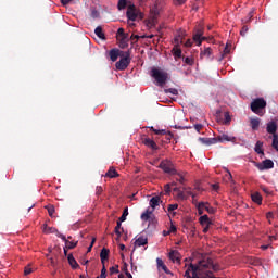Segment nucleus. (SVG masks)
Instances as JSON below:
<instances>
[{"label":"nucleus","mask_w":278,"mask_h":278,"mask_svg":"<svg viewBox=\"0 0 278 278\" xmlns=\"http://www.w3.org/2000/svg\"><path fill=\"white\" fill-rule=\"evenodd\" d=\"M199 262L202 273H210L211 277H214V273H219L220 270V265L218 263L214 264V261L210 256H204Z\"/></svg>","instance_id":"nucleus-1"},{"label":"nucleus","mask_w":278,"mask_h":278,"mask_svg":"<svg viewBox=\"0 0 278 278\" xmlns=\"http://www.w3.org/2000/svg\"><path fill=\"white\" fill-rule=\"evenodd\" d=\"M202 275L203 270L201 269L200 262L198 263V265L190 263L187 270L185 271L186 278H200Z\"/></svg>","instance_id":"nucleus-2"},{"label":"nucleus","mask_w":278,"mask_h":278,"mask_svg":"<svg viewBox=\"0 0 278 278\" xmlns=\"http://www.w3.org/2000/svg\"><path fill=\"white\" fill-rule=\"evenodd\" d=\"M151 77L155 79V81L159 84V86H164L168 79V73L157 70V68H152L151 70Z\"/></svg>","instance_id":"nucleus-3"},{"label":"nucleus","mask_w":278,"mask_h":278,"mask_svg":"<svg viewBox=\"0 0 278 278\" xmlns=\"http://www.w3.org/2000/svg\"><path fill=\"white\" fill-rule=\"evenodd\" d=\"M131 64V53L129 51L124 52L121 60L116 62L115 67L117 71H126V68Z\"/></svg>","instance_id":"nucleus-4"},{"label":"nucleus","mask_w":278,"mask_h":278,"mask_svg":"<svg viewBox=\"0 0 278 278\" xmlns=\"http://www.w3.org/2000/svg\"><path fill=\"white\" fill-rule=\"evenodd\" d=\"M159 168L166 173L167 175H177V169H175V165H173V162L168 160H164L160 163Z\"/></svg>","instance_id":"nucleus-5"},{"label":"nucleus","mask_w":278,"mask_h":278,"mask_svg":"<svg viewBox=\"0 0 278 278\" xmlns=\"http://www.w3.org/2000/svg\"><path fill=\"white\" fill-rule=\"evenodd\" d=\"M266 108V100L264 98H257L251 102V110L254 114H260V110Z\"/></svg>","instance_id":"nucleus-6"},{"label":"nucleus","mask_w":278,"mask_h":278,"mask_svg":"<svg viewBox=\"0 0 278 278\" xmlns=\"http://www.w3.org/2000/svg\"><path fill=\"white\" fill-rule=\"evenodd\" d=\"M256 168L258 170H270V168H275V163L270 159H266L262 163H255Z\"/></svg>","instance_id":"nucleus-7"},{"label":"nucleus","mask_w":278,"mask_h":278,"mask_svg":"<svg viewBox=\"0 0 278 278\" xmlns=\"http://www.w3.org/2000/svg\"><path fill=\"white\" fill-rule=\"evenodd\" d=\"M203 40H207V38L203 37V28L195 29L193 34V41L198 43V47H201Z\"/></svg>","instance_id":"nucleus-8"},{"label":"nucleus","mask_w":278,"mask_h":278,"mask_svg":"<svg viewBox=\"0 0 278 278\" xmlns=\"http://www.w3.org/2000/svg\"><path fill=\"white\" fill-rule=\"evenodd\" d=\"M109 55H110L111 62H116L118 58H123V55H125V52L118 49H112L110 50Z\"/></svg>","instance_id":"nucleus-9"},{"label":"nucleus","mask_w":278,"mask_h":278,"mask_svg":"<svg viewBox=\"0 0 278 278\" xmlns=\"http://www.w3.org/2000/svg\"><path fill=\"white\" fill-rule=\"evenodd\" d=\"M126 16L129 21H136L138 18V14L136 13V5L130 4L126 12Z\"/></svg>","instance_id":"nucleus-10"},{"label":"nucleus","mask_w":278,"mask_h":278,"mask_svg":"<svg viewBox=\"0 0 278 278\" xmlns=\"http://www.w3.org/2000/svg\"><path fill=\"white\" fill-rule=\"evenodd\" d=\"M142 142L146 147H148L149 149H152V151H157V149H160V147H157V143H155L153 139L149 137L143 138Z\"/></svg>","instance_id":"nucleus-11"},{"label":"nucleus","mask_w":278,"mask_h":278,"mask_svg":"<svg viewBox=\"0 0 278 278\" xmlns=\"http://www.w3.org/2000/svg\"><path fill=\"white\" fill-rule=\"evenodd\" d=\"M172 262H176V264H181V254L177 250H172L168 255Z\"/></svg>","instance_id":"nucleus-12"},{"label":"nucleus","mask_w":278,"mask_h":278,"mask_svg":"<svg viewBox=\"0 0 278 278\" xmlns=\"http://www.w3.org/2000/svg\"><path fill=\"white\" fill-rule=\"evenodd\" d=\"M58 238H61V240L65 242L66 249H75L77 247V242L70 241L68 239H66V236L60 232H58Z\"/></svg>","instance_id":"nucleus-13"},{"label":"nucleus","mask_w":278,"mask_h":278,"mask_svg":"<svg viewBox=\"0 0 278 278\" xmlns=\"http://www.w3.org/2000/svg\"><path fill=\"white\" fill-rule=\"evenodd\" d=\"M217 142H236V137L223 134L217 137Z\"/></svg>","instance_id":"nucleus-14"},{"label":"nucleus","mask_w":278,"mask_h":278,"mask_svg":"<svg viewBox=\"0 0 278 278\" xmlns=\"http://www.w3.org/2000/svg\"><path fill=\"white\" fill-rule=\"evenodd\" d=\"M212 48L207 47L204 49H201L200 51V58L201 60H203V58H206V60H210V58H212Z\"/></svg>","instance_id":"nucleus-15"},{"label":"nucleus","mask_w":278,"mask_h":278,"mask_svg":"<svg viewBox=\"0 0 278 278\" xmlns=\"http://www.w3.org/2000/svg\"><path fill=\"white\" fill-rule=\"evenodd\" d=\"M146 244H149V239L144 236H140L135 241V249H136V247H146Z\"/></svg>","instance_id":"nucleus-16"},{"label":"nucleus","mask_w":278,"mask_h":278,"mask_svg":"<svg viewBox=\"0 0 278 278\" xmlns=\"http://www.w3.org/2000/svg\"><path fill=\"white\" fill-rule=\"evenodd\" d=\"M157 268H161V270H164L166 275H173L172 271L168 270V267L166 264H164V261L162 258H156Z\"/></svg>","instance_id":"nucleus-17"},{"label":"nucleus","mask_w":278,"mask_h":278,"mask_svg":"<svg viewBox=\"0 0 278 278\" xmlns=\"http://www.w3.org/2000/svg\"><path fill=\"white\" fill-rule=\"evenodd\" d=\"M67 262L73 270H77V268H79V264L77 263V260H75V256H73V254H68Z\"/></svg>","instance_id":"nucleus-18"},{"label":"nucleus","mask_w":278,"mask_h":278,"mask_svg":"<svg viewBox=\"0 0 278 278\" xmlns=\"http://www.w3.org/2000/svg\"><path fill=\"white\" fill-rule=\"evenodd\" d=\"M110 257V250L108 248H103L100 252V260L102 265H105V261Z\"/></svg>","instance_id":"nucleus-19"},{"label":"nucleus","mask_w":278,"mask_h":278,"mask_svg":"<svg viewBox=\"0 0 278 278\" xmlns=\"http://www.w3.org/2000/svg\"><path fill=\"white\" fill-rule=\"evenodd\" d=\"M200 142L206 144V147H211V144H217L218 138H200Z\"/></svg>","instance_id":"nucleus-20"},{"label":"nucleus","mask_w":278,"mask_h":278,"mask_svg":"<svg viewBox=\"0 0 278 278\" xmlns=\"http://www.w3.org/2000/svg\"><path fill=\"white\" fill-rule=\"evenodd\" d=\"M267 134H273V136H277V124L275 122H270L267 124Z\"/></svg>","instance_id":"nucleus-21"},{"label":"nucleus","mask_w":278,"mask_h":278,"mask_svg":"<svg viewBox=\"0 0 278 278\" xmlns=\"http://www.w3.org/2000/svg\"><path fill=\"white\" fill-rule=\"evenodd\" d=\"M184 33H178V35L175 36L174 38V45L175 47H180L184 45Z\"/></svg>","instance_id":"nucleus-22"},{"label":"nucleus","mask_w":278,"mask_h":278,"mask_svg":"<svg viewBox=\"0 0 278 278\" xmlns=\"http://www.w3.org/2000/svg\"><path fill=\"white\" fill-rule=\"evenodd\" d=\"M254 151L258 155H264V142L257 141L255 147H254Z\"/></svg>","instance_id":"nucleus-23"},{"label":"nucleus","mask_w":278,"mask_h":278,"mask_svg":"<svg viewBox=\"0 0 278 278\" xmlns=\"http://www.w3.org/2000/svg\"><path fill=\"white\" fill-rule=\"evenodd\" d=\"M104 177H109L110 179H114L118 177V172L114 167H110L109 170L105 173Z\"/></svg>","instance_id":"nucleus-24"},{"label":"nucleus","mask_w":278,"mask_h":278,"mask_svg":"<svg viewBox=\"0 0 278 278\" xmlns=\"http://www.w3.org/2000/svg\"><path fill=\"white\" fill-rule=\"evenodd\" d=\"M250 125L253 131H257V129H260V117L251 118Z\"/></svg>","instance_id":"nucleus-25"},{"label":"nucleus","mask_w":278,"mask_h":278,"mask_svg":"<svg viewBox=\"0 0 278 278\" xmlns=\"http://www.w3.org/2000/svg\"><path fill=\"white\" fill-rule=\"evenodd\" d=\"M199 223H200V225H202V227H205V225H212V219H210V217L207 215H202L199 218Z\"/></svg>","instance_id":"nucleus-26"},{"label":"nucleus","mask_w":278,"mask_h":278,"mask_svg":"<svg viewBox=\"0 0 278 278\" xmlns=\"http://www.w3.org/2000/svg\"><path fill=\"white\" fill-rule=\"evenodd\" d=\"M94 34L96 36H98V38H100V40H105V33H103V27L97 26L94 29Z\"/></svg>","instance_id":"nucleus-27"},{"label":"nucleus","mask_w":278,"mask_h":278,"mask_svg":"<svg viewBox=\"0 0 278 278\" xmlns=\"http://www.w3.org/2000/svg\"><path fill=\"white\" fill-rule=\"evenodd\" d=\"M123 222H121L119 219L116 222V227H115V233L117 236V238H121V236H123V228H122ZM122 229V231H121Z\"/></svg>","instance_id":"nucleus-28"},{"label":"nucleus","mask_w":278,"mask_h":278,"mask_svg":"<svg viewBox=\"0 0 278 278\" xmlns=\"http://www.w3.org/2000/svg\"><path fill=\"white\" fill-rule=\"evenodd\" d=\"M157 205H160V197H153L150 200V207H152V210H155V207H157Z\"/></svg>","instance_id":"nucleus-29"},{"label":"nucleus","mask_w":278,"mask_h":278,"mask_svg":"<svg viewBox=\"0 0 278 278\" xmlns=\"http://www.w3.org/2000/svg\"><path fill=\"white\" fill-rule=\"evenodd\" d=\"M43 233H55L58 236V233H60V231H58V229H55V228L48 227L47 224H45L43 225Z\"/></svg>","instance_id":"nucleus-30"},{"label":"nucleus","mask_w":278,"mask_h":278,"mask_svg":"<svg viewBox=\"0 0 278 278\" xmlns=\"http://www.w3.org/2000/svg\"><path fill=\"white\" fill-rule=\"evenodd\" d=\"M252 201L257 203V205H262V195L257 192L252 194Z\"/></svg>","instance_id":"nucleus-31"},{"label":"nucleus","mask_w":278,"mask_h":278,"mask_svg":"<svg viewBox=\"0 0 278 278\" xmlns=\"http://www.w3.org/2000/svg\"><path fill=\"white\" fill-rule=\"evenodd\" d=\"M127 216H129V208L125 207L122 216L118 218L121 223H125L127 220Z\"/></svg>","instance_id":"nucleus-32"},{"label":"nucleus","mask_w":278,"mask_h":278,"mask_svg":"<svg viewBox=\"0 0 278 278\" xmlns=\"http://www.w3.org/2000/svg\"><path fill=\"white\" fill-rule=\"evenodd\" d=\"M152 214H153V210L152 211L147 210L144 213L141 214V220H149Z\"/></svg>","instance_id":"nucleus-33"},{"label":"nucleus","mask_w":278,"mask_h":278,"mask_svg":"<svg viewBox=\"0 0 278 278\" xmlns=\"http://www.w3.org/2000/svg\"><path fill=\"white\" fill-rule=\"evenodd\" d=\"M185 64H187V66H194V59L190 58V56H186L184 59Z\"/></svg>","instance_id":"nucleus-34"},{"label":"nucleus","mask_w":278,"mask_h":278,"mask_svg":"<svg viewBox=\"0 0 278 278\" xmlns=\"http://www.w3.org/2000/svg\"><path fill=\"white\" fill-rule=\"evenodd\" d=\"M46 210H48V214L49 216H51V218H53V214H55V206L53 205H47Z\"/></svg>","instance_id":"nucleus-35"},{"label":"nucleus","mask_w":278,"mask_h":278,"mask_svg":"<svg viewBox=\"0 0 278 278\" xmlns=\"http://www.w3.org/2000/svg\"><path fill=\"white\" fill-rule=\"evenodd\" d=\"M118 10H125L127 8V0H119L117 3Z\"/></svg>","instance_id":"nucleus-36"},{"label":"nucleus","mask_w":278,"mask_h":278,"mask_svg":"<svg viewBox=\"0 0 278 278\" xmlns=\"http://www.w3.org/2000/svg\"><path fill=\"white\" fill-rule=\"evenodd\" d=\"M129 40L119 39V48L121 49H127L129 47Z\"/></svg>","instance_id":"nucleus-37"},{"label":"nucleus","mask_w":278,"mask_h":278,"mask_svg":"<svg viewBox=\"0 0 278 278\" xmlns=\"http://www.w3.org/2000/svg\"><path fill=\"white\" fill-rule=\"evenodd\" d=\"M197 207L198 214L201 216L203 214V210H205V202H200Z\"/></svg>","instance_id":"nucleus-38"},{"label":"nucleus","mask_w":278,"mask_h":278,"mask_svg":"<svg viewBox=\"0 0 278 278\" xmlns=\"http://www.w3.org/2000/svg\"><path fill=\"white\" fill-rule=\"evenodd\" d=\"M224 125H229V123H231V115H229V112L224 113Z\"/></svg>","instance_id":"nucleus-39"},{"label":"nucleus","mask_w":278,"mask_h":278,"mask_svg":"<svg viewBox=\"0 0 278 278\" xmlns=\"http://www.w3.org/2000/svg\"><path fill=\"white\" fill-rule=\"evenodd\" d=\"M165 94L177 96V94H179V91L176 88H169V89H165Z\"/></svg>","instance_id":"nucleus-40"},{"label":"nucleus","mask_w":278,"mask_h":278,"mask_svg":"<svg viewBox=\"0 0 278 278\" xmlns=\"http://www.w3.org/2000/svg\"><path fill=\"white\" fill-rule=\"evenodd\" d=\"M156 136H166V130L162 129V130H159V129H155L153 127L150 128Z\"/></svg>","instance_id":"nucleus-41"},{"label":"nucleus","mask_w":278,"mask_h":278,"mask_svg":"<svg viewBox=\"0 0 278 278\" xmlns=\"http://www.w3.org/2000/svg\"><path fill=\"white\" fill-rule=\"evenodd\" d=\"M271 147L278 151V136L277 135H274L273 136V143H271Z\"/></svg>","instance_id":"nucleus-42"},{"label":"nucleus","mask_w":278,"mask_h":278,"mask_svg":"<svg viewBox=\"0 0 278 278\" xmlns=\"http://www.w3.org/2000/svg\"><path fill=\"white\" fill-rule=\"evenodd\" d=\"M173 53L175 58H181V49H179V47H175Z\"/></svg>","instance_id":"nucleus-43"},{"label":"nucleus","mask_w":278,"mask_h":278,"mask_svg":"<svg viewBox=\"0 0 278 278\" xmlns=\"http://www.w3.org/2000/svg\"><path fill=\"white\" fill-rule=\"evenodd\" d=\"M251 18H253V11H250L248 16L242 20V23H251Z\"/></svg>","instance_id":"nucleus-44"},{"label":"nucleus","mask_w":278,"mask_h":278,"mask_svg":"<svg viewBox=\"0 0 278 278\" xmlns=\"http://www.w3.org/2000/svg\"><path fill=\"white\" fill-rule=\"evenodd\" d=\"M178 199H180V201H186L188 200V195H186V192L184 191H178Z\"/></svg>","instance_id":"nucleus-45"},{"label":"nucleus","mask_w":278,"mask_h":278,"mask_svg":"<svg viewBox=\"0 0 278 278\" xmlns=\"http://www.w3.org/2000/svg\"><path fill=\"white\" fill-rule=\"evenodd\" d=\"M108 269L105 268V265H102L101 274L98 278H106Z\"/></svg>","instance_id":"nucleus-46"},{"label":"nucleus","mask_w":278,"mask_h":278,"mask_svg":"<svg viewBox=\"0 0 278 278\" xmlns=\"http://www.w3.org/2000/svg\"><path fill=\"white\" fill-rule=\"evenodd\" d=\"M204 210H206L208 214H214L215 212L214 207L210 206L208 203H205Z\"/></svg>","instance_id":"nucleus-47"},{"label":"nucleus","mask_w":278,"mask_h":278,"mask_svg":"<svg viewBox=\"0 0 278 278\" xmlns=\"http://www.w3.org/2000/svg\"><path fill=\"white\" fill-rule=\"evenodd\" d=\"M118 273H119L118 265L110 267V274L111 275L118 274Z\"/></svg>","instance_id":"nucleus-48"},{"label":"nucleus","mask_w":278,"mask_h":278,"mask_svg":"<svg viewBox=\"0 0 278 278\" xmlns=\"http://www.w3.org/2000/svg\"><path fill=\"white\" fill-rule=\"evenodd\" d=\"M96 194H97V197H101V194H103V187L97 186L96 187Z\"/></svg>","instance_id":"nucleus-49"},{"label":"nucleus","mask_w":278,"mask_h":278,"mask_svg":"<svg viewBox=\"0 0 278 278\" xmlns=\"http://www.w3.org/2000/svg\"><path fill=\"white\" fill-rule=\"evenodd\" d=\"M177 207H179V204H169L167 207V211L175 212V210H177Z\"/></svg>","instance_id":"nucleus-50"},{"label":"nucleus","mask_w":278,"mask_h":278,"mask_svg":"<svg viewBox=\"0 0 278 278\" xmlns=\"http://www.w3.org/2000/svg\"><path fill=\"white\" fill-rule=\"evenodd\" d=\"M184 190L186 191L185 194L187 198L194 197V192H192L190 188H185Z\"/></svg>","instance_id":"nucleus-51"},{"label":"nucleus","mask_w":278,"mask_h":278,"mask_svg":"<svg viewBox=\"0 0 278 278\" xmlns=\"http://www.w3.org/2000/svg\"><path fill=\"white\" fill-rule=\"evenodd\" d=\"M247 31H249V26L244 25L240 30L241 36H247Z\"/></svg>","instance_id":"nucleus-52"},{"label":"nucleus","mask_w":278,"mask_h":278,"mask_svg":"<svg viewBox=\"0 0 278 278\" xmlns=\"http://www.w3.org/2000/svg\"><path fill=\"white\" fill-rule=\"evenodd\" d=\"M176 181H179V184H185L186 178L181 174H178V177L176 178Z\"/></svg>","instance_id":"nucleus-53"},{"label":"nucleus","mask_w":278,"mask_h":278,"mask_svg":"<svg viewBox=\"0 0 278 278\" xmlns=\"http://www.w3.org/2000/svg\"><path fill=\"white\" fill-rule=\"evenodd\" d=\"M91 17H92V18H99V11L92 10V11H91Z\"/></svg>","instance_id":"nucleus-54"},{"label":"nucleus","mask_w":278,"mask_h":278,"mask_svg":"<svg viewBox=\"0 0 278 278\" xmlns=\"http://www.w3.org/2000/svg\"><path fill=\"white\" fill-rule=\"evenodd\" d=\"M130 40H131V42H135V40H136V42H137V40H140V36H138V35H131V36H130Z\"/></svg>","instance_id":"nucleus-55"},{"label":"nucleus","mask_w":278,"mask_h":278,"mask_svg":"<svg viewBox=\"0 0 278 278\" xmlns=\"http://www.w3.org/2000/svg\"><path fill=\"white\" fill-rule=\"evenodd\" d=\"M194 129L195 131L200 132L203 129V126L201 124H195Z\"/></svg>","instance_id":"nucleus-56"},{"label":"nucleus","mask_w":278,"mask_h":278,"mask_svg":"<svg viewBox=\"0 0 278 278\" xmlns=\"http://www.w3.org/2000/svg\"><path fill=\"white\" fill-rule=\"evenodd\" d=\"M24 275H31V267H25Z\"/></svg>","instance_id":"nucleus-57"},{"label":"nucleus","mask_w":278,"mask_h":278,"mask_svg":"<svg viewBox=\"0 0 278 278\" xmlns=\"http://www.w3.org/2000/svg\"><path fill=\"white\" fill-rule=\"evenodd\" d=\"M117 36H125V29L124 28H118Z\"/></svg>","instance_id":"nucleus-58"},{"label":"nucleus","mask_w":278,"mask_h":278,"mask_svg":"<svg viewBox=\"0 0 278 278\" xmlns=\"http://www.w3.org/2000/svg\"><path fill=\"white\" fill-rule=\"evenodd\" d=\"M175 231H177V227L172 225L170 228H169V231L167 233H175Z\"/></svg>","instance_id":"nucleus-59"},{"label":"nucleus","mask_w":278,"mask_h":278,"mask_svg":"<svg viewBox=\"0 0 278 278\" xmlns=\"http://www.w3.org/2000/svg\"><path fill=\"white\" fill-rule=\"evenodd\" d=\"M73 0H61L62 5L66 7L68 3H71Z\"/></svg>","instance_id":"nucleus-60"},{"label":"nucleus","mask_w":278,"mask_h":278,"mask_svg":"<svg viewBox=\"0 0 278 278\" xmlns=\"http://www.w3.org/2000/svg\"><path fill=\"white\" fill-rule=\"evenodd\" d=\"M220 188V186L218 184H213L212 185V189L215 191H218V189Z\"/></svg>","instance_id":"nucleus-61"},{"label":"nucleus","mask_w":278,"mask_h":278,"mask_svg":"<svg viewBox=\"0 0 278 278\" xmlns=\"http://www.w3.org/2000/svg\"><path fill=\"white\" fill-rule=\"evenodd\" d=\"M185 47H192V40L188 39V40L185 42Z\"/></svg>","instance_id":"nucleus-62"},{"label":"nucleus","mask_w":278,"mask_h":278,"mask_svg":"<svg viewBox=\"0 0 278 278\" xmlns=\"http://www.w3.org/2000/svg\"><path fill=\"white\" fill-rule=\"evenodd\" d=\"M165 192H166V194H169V192H170V185H165Z\"/></svg>","instance_id":"nucleus-63"},{"label":"nucleus","mask_w":278,"mask_h":278,"mask_svg":"<svg viewBox=\"0 0 278 278\" xmlns=\"http://www.w3.org/2000/svg\"><path fill=\"white\" fill-rule=\"evenodd\" d=\"M210 231V225H204L203 233H207Z\"/></svg>","instance_id":"nucleus-64"}]
</instances>
